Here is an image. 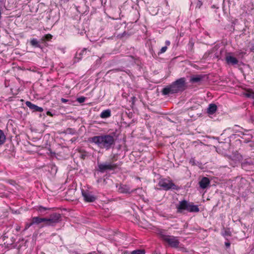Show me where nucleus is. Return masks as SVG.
<instances>
[{"label": "nucleus", "instance_id": "5", "mask_svg": "<svg viewBox=\"0 0 254 254\" xmlns=\"http://www.w3.org/2000/svg\"><path fill=\"white\" fill-rule=\"evenodd\" d=\"M158 186L165 190L170 189H175V185L172 181L167 179H161L158 183Z\"/></svg>", "mask_w": 254, "mask_h": 254}, {"label": "nucleus", "instance_id": "4", "mask_svg": "<svg viewBox=\"0 0 254 254\" xmlns=\"http://www.w3.org/2000/svg\"><path fill=\"white\" fill-rule=\"evenodd\" d=\"M157 234L160 239L167 243L170 247L174 248L179 247L180 241L178 238L173 236L168 235L167 231L163 229H159L157 231Z\"/></svg>", "mask_w": 254, "mask_h": 254}, {"label": "nucleus", "instance_id": "3", "mask_svg": "<svg viewBox=\"0 0 254 254\" xmlns=\"http://www.w3.org/2000/svg\"><path fill=\"white\" fill-rule=\"evenodd\" d=\"M186 89V79L180 78L171 84L165 87L162 90V94L167 95L182 92Z\"/></svg>", "mask_w": 254, "mask_h": 254}, {"label": "nucleus", "instance_id": "33", "mask_svg": "<svg viewBox=\"0 0 254 254\" xmlns=\"http://www.w3.org/2000/svg\"><path fill=\"white\" fill-rule=\"evenodd\" d=\"M166 44L167 45H169L170 44V42L169 41H166Z\"/></svg>", "mask_w": 254, "mask_h": 254}, {"label": "nucleus", "instance_id": "2", "mask_svg": "<svg viewBox=\"0 0 254 254\" xmlns=\"http://www.w3.org/2000/svg\"><path fill=\"white\" fill-rule=\"evenodd\" d=\"M33 225H39L44 223L43 226H54L62 220L61 215L58 213H53L49 218H42L38 216L33 217L31 218Z\"/></svg>", "mask_w": 254, "mask_h": 254}, {"label": "nucleus", "instance_id": "9", "mask_svg": "<svg viewBox=\"0 0 254 254\" xmlns=\"http://www.w3.org/2000/svg\"><path fill=\"white\" fill-rule=\"evenodd\" d=\"M225 61L228 64L231 65H236L239 63L238 59L233 56L231 53H227L226 55Z\"/></svg>", "mask_w": 254, "mask_h": 254}, {"label": "nucleus", "instance_id": "14", "mask_svg": "<svg viewBox=\"0 0 254 254\" xmlns=\"http://www.w3.org/2000/svg\"><path fill=\"white\" fill-rule=\"evenodd\" d=\"M87 49L85 48L83 49L80 52H77L75 58L78 59V60L81 59L83 55L87 53Z\"/></svg>", "mask_w": 254, "mask_h": 254}, {"label": "nucleus", "instance_id": "7", "mask_svg": "<svg viewBox=\"0 0 254 254\" xmlns=\"http://www.w3.org/2000/svg\"><path fill=\"white\" fill-rule=\"evenodd\" d=\"M82 195L83 197L84 200L86 202H94L96 199V197L92 194V193L88 190H82Z\"/></svg>", "mask_w": 254, "mask_h": 254}, {"label": "nucleus", "instance_id": "11", "mask_svg": "<svg viewBox=\"0 0 254 254\" xmlns=\"http://www.w3.org/2000/svg\"><path fill=\"white\" fill-rule=\"evenodd\" d=\"M209 184L210 180L207 177H203L199 182V187L202 189H206Z\"/></svg>", "mask_w": 254, "mask_h": 254}, {"label": "nucleus", "instance_id": "17", "mask_svg": "<svg viewBox=\"0 0 254 254\" xmlns=\"http://www.w3.org/2000/svg\"><path fill=\"white\" fill-rule=\"evenodd\" d=\"M111 116V111L109 109L104 110L100 114V117L102 119H105L110 117Z\"/></svg>", "mask_w": 254, "mask_h": 254}, {"label": "nucleus", "instance_id": "26", "mask_svg": "<svg viewBox=\"0 0 254 254\" xmlns=\"http://www.w3.org/2000/svg\"><path fill=\"white\" fill-rule=\"evenodd\" d=\"M167 49V46H164V47H162L159 54L164 53V52H165L166 51Z\"/></svg>", "mask_w": 254, "mask_h": 254}, {"label": "nucleus", "instance_id": "35", "mask_svg": "<svg viewBox=\"0 0 254 254\" xmlns=\"http://www.w3.org/2000/svg\"><path fill=\"white\" fill-rule=\"evenodd\" d=\"M45 254L43 253V254Z\"/></svg>", "mask_w": 254, "mask_h": 254}, {"label": "nucleus", "instance_id": "1", "mask_svg": "<svg viewBox=\"0 0 254 254\" xmlns=\"http://www.w3.org/2000/svg\"><path fill=\"white\" fill-rule=\"evenodd\" d=\"M88 141L97 145L99 148L110 149L115 144V139L111 134H103L89 138Z\"/></svg>", "mask_w": 254, "mask_h": 254}, {"label": "nucleus", "instance_id": "25", "mask_svg": "<svg viewBox=\"0 0 254 254\" xmlns=\"http://www.w3.org/2000/svg\"><path fill=\"white\" fill-rule=\"evenodd\" d=\"M77 100L79 103H81L85 101V98L84 97H81L78 98Z\"/></svg>", "mask_w": 254, "mask_h": 254}, {"label": "nucleus", "instance_id": "34", "mask_svg": "<svg viewBox=\"0 0 254 254\" xmlns=\"http://www.w3.org/2000/svg\"><path fill=\"white\" fill-rule=\"evenodd\" d=\"M61 1H63L64 2H67L68 1V0H61Z\"/></svg>", "mask_w": 254, "mask_h": 254}, {"label": "nucleus", "instance_id": "20", "mask_svg": "<svg viewBox=\"0 0 254 254\" xmlns=\"http://www.w3.org/2000/svg\"><path fill=\"white\" fill-rule=\"evenodd\" d=\"M30 44L34 47L41 48V45L36 39H32L30 41Z\"/></svg>", "mask_w": 254, "mask_h": 254}, {"label": "nucleus", "instance_id": "19", "mask_svg": "<svg viewBox=\"0 0 254 254\" xmlns=\"http://www.w3.org/2000/svg\"><path fill=\"white\" fill-rule=\"evenodd\" d=\"M6 140V136L3 131L0 129V146L3 144Z\"/></svg>", "mask_w": 254, "mask_h": 254}, {"label": "nucleus", "instance_id": "22", "mask_svg": "<svg viewBox=\"0 0 254 254\" xmlns=\"http://www.w3.org/2000/svg\"><path fill=\"white\" fill-rule=\"evenodd\" d=\"M52 37H53V36L52 35H51L50 34H46L42 38L41 40L43 42H45L46 41H50L51 40V39L52 38Z\"/></svg>", "mask_w": 254, "mask_h": 254}, {"label": "nucleus", "instance_id": "10", "mask_svg": "<svg viewBox=\"0 0 254 254\" xmlns=\"http://www.w3.org/2000/svg\"><path fill=\"white\" fill-rule=\"evenodd\" d=\"M25 104L30 109L33 110V111L38 112H42L43 111V109L42 107H38L30 101H26Z\"/></svg>", "mask_w": 254, "mask_h": 254}, {"label": "nucleus", "instance_id": "27", "mask_svg": "<svg viewBox=\"0 0 254 254\" xmlns=\"http://www.w3.org/2000/svg\"><path fill=\"white\" fill-rule=\"evenodd\" d=\"M190 163L192 165H196V163L195 162V160L194 158H191L190 160Z\"/></svg>", "mask_w": 254, "mask_h": 254}, {"label": "nucleus", "instance_id": "21", "mask_svg": "<svg viewBox=\"0 0 254 254\" xmlns=\"http://www.w3.org/2000/svg\"><path fill=\"white\" fill-rule=\"evenodd\" d=\"M49 209H50V208L44 207L42 206H40L37 208V210L41 214H42L45 211Z\"/></svg>", "mask_w": 254, "mask_h": 254}, {"label": "nucleus", "instance_id": "28", "mask_svg": "<svg viewBox=\"0 0 254 254\" xmlns=\"http://www.w3.org/2000/svg\"><path fill=\"white\" fill-rule=\"evenodd\" d=\"M224 235L230 236L231 235V232H230V231L225 230Z\"/></svg>", "mask_w": 254, "mask_h": 254}, {"label": "nucleus", "instance_id": "15", "mask_svg": "<svg viewBox=\"0 0 254 254\" xmlns=\"http://www.w3.org/2000/svg\"><path fill=\"white\" fill-rule=\"evenodd\" d=\"M217 108V106L215 104H211L209 105L207 109V113L209 114L212 115L216 112Z\"/></svg>", "mask_w": 254, "mask_h": 254}, {"label": "nucleus", "instance_id": "6", "mask_svg": "<svg viewBox=\"0 0 254 254\" xmlns=\"http://www.w3.org/2000/svg\"><path fill=\"white\" fill-rule=\"evenodd\" d=\"M118 165L116 164L110 163H100L98 164L99 171L104 172L107 170H113L117 168Z\"/></svg>", "mask_w": 254, "mask_h": 254}, {"label": "nucleus", "instance_id": "31", "mask_svg": "<svg viewBox=\"0 0 254 254\" xmlns=\"http://www.w3.org/2000/svg\"><path fill=\"white\" fill-rule=\"evenodd\" d=\"M225 245L227 248H228L230 246V243L229 242H225Z\"/></svg>", "mask_w": 254, "mask_h": 254}, {"label": "nucleus", "instance_id": "23", "mask_svg": "<svg viewBox=\"0 0 254 254\" xmlns=\"http://www.w3.org/2000/svg\"><path fill=\"white\" fill-rule=\"evenodd\" d=\"M130 254H145V251L143 250H138L133 251Z\"/></svg>", "mask_w": 254, "mask_h": 254}, {"label": "nucleus", "instance_id": "16", "mask_svg": "<svg viewBox=\"0 0 254 254\" xmlns=\"http://www.w3.org/2000/svg\"><path fill=\"white\" fill-rule=\"evenodd\" d=\"M119 191L121 193H129V188L126 185H120L118 189Z\"/></svg>", "mask_w": 254, "mask_h": 254}, {"label": "nucleus", "instance_id": "12", "mask_svg": "<svg viewBox=\"0 0 254 254\" xmlns=\"http://www.w3.org/2000/svg\"><path fill=\"white\" fill-rule=\"evenodd\" d=\"M188 211L190 212H198L199 209L197 205H194L192 203H189Z\"/></svg>", "mask_w": 254, "mask_h": 254}, {"label": "nucleus", "instance_id": "29", "mask_svg": "<svg viewBox=\"0 0 254 254\" xmlns=\"http://www.w3.org/2000/svg\"><path fill=\"white\" fill-rule=\"evenodd\" d=\"M61 101L63 103H66L68 101V100L64 98H62Z\"/></svg>", "mask_w": 254, "mask_h": 254}, {"label": "nucleus", "instance_id": "8", "mask_svg": "<svg viewBox=\"0 0 254 254\" xmlns=\"http://www.w3.org/2000/svg\"><path fill=\"white\" fill-rule=\"evenodd\" d=\"M189 203L187 200H183L179 202V204L176 205L177 213H182L184 210L188 209Z\"/></svg>", "mask_w": 254, "mask_h": 254}, {"label": "nucleus", "instance_id": "30", "mask_svg": "<svg viewBox=\"0 0 254 254\" xmlns=\"http://www.w3.org/2000/svg\"><path fill=\"white\" fill-rule=\"evenodd\" d=\"M47 115L49 116H51V117H52L53 116V114H52V113L51 112H50V111H48L47 112Z\"/></svg>", "mask_w": 254, "mask_h": 254}, {"label": "nucleus", "instance_id": "13", "mask_svg": "<svg viewBox=\"0 0 254 254\" xmlns=\"http://www.w3.org/2000/svg\"><path fill=\"white\" fill-rule=\"evenodd\" d=\"M203 77V76L200 75L191 76L190 82L191 83H198L202 80Z\"/></svg>", "mask_w": 254, "mask_h": 254}, {"label": "nucleus", "instance_id": "32", "mask_svg": "<svg viewBox=\"0 0 254 254\" xmlns=\"http://www.w3.org/2000/svg\"><path fill=\"white\" fill-rule=\"evenodd\" d=\"M251 51L254 52V45L252 46L251 48Z\"/></svg>", "mask_w": 254, "mask_h": 254}, {"label": "nucleus", "instance_id": "24", "mask_svg": "<svg viewBox=\"0 0 254 254\" xmlns=\"http://www.w3.org/2000/svg\"><path fill=\"white\" fill-rule=\"evenodd\" d=\"M33 225V224L32 223V220H31V222L30 223H27L26 224L25 227V230L28 229L30 226H31Z\"/></svg>", "mask_w": 254, "mask_h": 254}, {"label": "nucleus", "instance_id": "18", "mask_svg": "<svg viewBox=\"0 0 254 254\" xmlns=\"http://www.w3.org/2000/svg\"><path fill=\"white\" fill-rule=\"evenodd\" d=\"M243 129H244V128L243 127H240V126H239L238 125H235L232 127V130L234 132H235V133L239 132V133H240V134L242 135H244V133L242 131V130H243Z\"/></svg>", "mask_w": 254, "mask_h": 254}]
</instances>
